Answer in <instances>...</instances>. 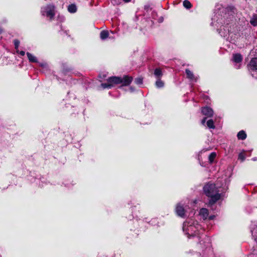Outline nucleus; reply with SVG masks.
Returning <instances> with one entry per match:
<instances>
[{
    "label": "nucleus",
    "instance_id": "19",
    "mask_svg": "<svg viewBox=\"0 0 257 257\" xmlns=\"http://www.w3.org/2000/svg\"><path fill=\"white\" fill-rule=\"evenodd\" d=\"M164 82L160 79V78H157V80L156 82V86L158 88H161L164 86Z\"/></svg>",
    "mask_w": 257,
    "mask_h": 257
},
{
    "label": "nucleus",
    "instance_id": "10",
    "mask_svg": "<svg viewBox=\"0 0 257 257\" xmlns=\"http://www.w3.org/2000/svg\"><path fill=\"white\" fill-rule=\"evenodd\" d=\"M122 79V81L121 83H122V85L123 86L128 85L133 80V78L132 77H128L127 76H124Z\"/></svg>",
    "mask_w": 257,
    "mask_h": 257
},
{
    "label": "nucleus",
    "instance_id": "28",
    "mask_svg": "<svg viewBox=\"0 0 257 257\" xmlns=\"http://www.w3.org/2000/svg\"><path fill=\"white\" fill-rule=\"evenodd\" d=\"M209 220H212L215 217L214 215H211L208 217Z\"/></svg>",
    "mask_w": 257,
    "mask_h": 257
},
{
    "label": "nucleus",
    "instance_id": "1",
    "mask_svg": "<svg viewBox=\"0 0 257 257\" xmlns=\"http://www.w3.org/2000/svg\"><path fill=\"white\" fill-rule=\"evenodd\" d=\"M220 189V187L215 184L208 183L204 186L203 188L204 193L210 198L209 201L210 205H212L221 198L222 194L219 193L221 192Z\"/></svg>",
    "mask_w": 257,
    "mask_h": 257
},
{
    "label": "nucleus",
    "instance_id": "22",
    "mask_svg": "<svg viewBox=\"0 0 257 257\" xmlns=\"http://www.w3.org/2000/svg\"><path fill=\"white\" fill-rule=\"evenodd\" d=\"M183 6L185 8L188 9L191 8L192 6L190 2L188 0H185L183 2Z\"/></svg>",
    "mask_w": 257,
    "mask_h": 257
},
{
    "label": "nucleus",
    "instance_id": "8",
    "mask_svg": "<svg viewBox=\"0 0 257 257\" xmlns=\"http://www.w3.org/2000/svg\"><path fill=\"white\" fill-rule=\"evenodd\" d=\"M248 69L249 70H257V58H252L248 65Z\"/></svg>",
    "mask_w": 257,
    "mask_h": 257
},
{
    "label": "nucleus",
    "instance_id": "7",
    "mask_svg": "<svg viewBox=\"0 0 257 257\" xmlns=\"http://www.w3.org/2000/svg\"><path fill=\"white\" fill-rule=\"evenodd\" d=\"M176 212L177 214L181 217H183L185 214V209L182 205L180 203L177 205L176 208Z\"/></svg>",
    "mask_w": 257,
    "mask_h": 257
},
{
    "label": "nucleus",
    "instance_id": "29",
    "mask_svg": "<svg viewBox=\"0 0 257 257\" xmlns=\"http://www.w3.org/2000/svg\"><path fill=\"white\" fill-rule=\"evenodd\" d=\"M206 117H205V118H204L201 120V123H202V124H203V125L204 124L205 122V121H206Z\"/></svg>",
    "mask_w": 257,
    "mask_h": 257
},
{
    "label": "nucleus",
    "instance_id": "20",
    "mask_svg": "<svg viewBox=\"0 0 257 257\" xmlns=\"http://www.w3.org/2000/svg\"><path fill=\"white\" fill-rule=\"evenodd\" d=\"M216 156V154L214 152L211 153L208 157L209 161L210 163H212L214 161L215 158Z\"/></svg>",
    "mask_w": 257,
    "mask_h": 257
},
{
    "label": "nucleus",
    "instance_id": "27",
    "mask_svg": "<svg viewBox=\"0 0 257 257\" xmlns=\"http://www.w3.org/2000/svg\"><path fill=\"white\" fill-rule=\"evenodd\" d=\"M238 158H239V159H241V160H242V161H243V160H244V157H243V155H242V154H239Z\"/></svg>",
    "mask_w": 257,
    "mask_h": 257
},
{
    "label": "nucleus",
    "instance_id": "6",
    "mask_svg": "<svg viewBox=\"0 0 257 257\" xmlns=\"http://www.w3.org/2000/svg\"><path fill=\"white\" fill-rule=\"evenodd\" d=\"M202 113L207 117H211L213 114V110L209 107H204L202 109Z\"/></svg>",
    "mask_w": 257,
    "mask_h": 257
},
{
    "label": "nucleus",
    "instance_id": "25",
    "mask_svg": "<svg viewBox=\"0 0 257 257\" xmlns=\"http://www.w3.org/2000/svg\"><path fill=\"white\" fill-rule=\"evenodd\" d=\"M135 82L137 84H142L143 83V79L142 78H137L135 79Z\"/></svg>",
    "mask_w": 257,
    "mask_h": 257
},
{
    "label": "nucleus",
    "instance_id": "5",
    "mask_svg": "<svg viewBox=\"0 0 257 257\" xmlns=\"http://www.w3.org/2000/svg\"><path fill=\"white\" fill-rule=\"evenodd\" d=\"M107 82L112 84V87L115 85L121 83L122 79L119 77L113 76L108 78L107 80Z\"/></svg>",
    "mask_w": 257,
    "mask_h": 257
},
{
    "label": "nucleus",
    "instance_id": "3",
    "mask_svg": "<svg viewBox=\"0 0 257 257\" xmlns=\"http://www.w3.org/2000/svg\"><path fill=\"white\" fill-rule=\"evenodd\" d=\"M55 7L53 5H48L41 8V13L44 16L46 17L50 20H52L55 15Z\"/></svg>",
    "mask_w": 257,
    "mask_h": 257
},
{
    "label": "nucleus",
    "instance_id": "17",
    "mask_svg": "<svg viewBox=\"0 0 257 257\" xmlns=\"http://www.w3.org/2000/svg\"><path fill=\"white\" fill-rule=\"evenodd\" d=\"M154 75H155L157 78H160L162 76L161 70L159 68L155 69L154 71Z\"/></svg>",
    "mask_w": 257,
    "mask_h": 257
},
{
    "label": "nucleus",
    "instance_id": "31",
    "mask_svg": "<svg viewBox=\"0 0 257 257\" xmlns=\"http://www.w3.org/2000/svg\"><path fill=\"white\" fill-rule=\"evenodd\" d=\"M239 68V66H237V65L236 66V68L238 69Z\"/></svg>",
    "mask_w": 257,
    "mask_h": 257
},
{
    "label": "nucleus",
    "instance_id": "23",
    "mask_svg": "<svg viewBox=\"0 0 257 257\" xmlns=\"http://www.w3.org/2000/svg\"><path fill=\"white\" fill-rule=\"evenodd\" d=\"M112 85L107 81V83H102L101 84L103 88L110 89L112 87Z\"/></svg>",
    "mask_w": 257,
    "mask_h": 257
},
{
    "label": "nucleus",
    "instance_id": "12",
    "mask_svg": "<svg viewBox=\"0 0 257 257\" xmlns=\"http://www.w3.org/2000/svg\"><path fill=\"white\" fill-rule=\"evenodd\" d=\"M186 73L189 79L195 81L197 80V77H195L193 73L189 69H186Z\"/></svg>",
    "mask_w": 257,
    "mask_h": 257
},
{
    "label": "nucleus",
    "instance_id": "24",
    "mask_svg": "<svg viewBox=\"0 0 257 257\" xmlns=\"http://www.w3.org/2000/svg\"><path fill=\"white\" fill-rule=\"evenodd\" d=\"M14 44H15V49L17 50V52H19L18 48H19V44H20L19 41L18 40H14Z\"/></svg>",
    "mask_w": 257,
    "mask_h": 257
},
{
    "label": "nucleus",
    "instance_id": "18",
    "mask_svg": "<svg viewBox=\"0 0 257 257\" xmlns=\"http://www.w3.org/2000/svg\"><path fill=\"white\" fill-rule=\"evenodd\" d=\"M250 23L253 26H257V15H253L250 20Z\"/></svg>",
    "mask_w": 257,
    "mask_h": 257
},
{
    "label": "nucleus",
    "instance_id": "30",
    "mask_svg": "<svg viewBox=\"0 0 257 257\" xmlns=\"http://www.w3.org/2000/svg\"><path fill=\"white\" fill-rule=\"evenodd\" d=\"M125 2H129L131 0H123Z\"/></svg>",
    "mask_w": 257,
    "mask_h": 257
},
{
    "label": "nucleus",
    "instance_id": "15",
    "mask_svg": "<svg viewBox=\"0 0 257 257\" xmlns=\"http://www.w3.org/2000/svg\"><path fill=\"white\" fill-rule=\"evenodd\" d=\"M68 11L70 13H74L77 11V7L75 4H71L68 7Z\"/></svg>",
    "mask_w": 257,
    "mask_h": 257
},
{
    "label": "nucleus",
    "instance_id": "26",
    "mask_svg": "<svg viewBox=\"0 0 257 257\" xmlns=\"http://www.w3.org/2000/svg\"><path fill=\"white\" fill-rule=\"evenodd\" d=\"M18 53H19L21 56H24L25 54V52L23 51H21L20 52L19 51Z\"/></svg>",
    "mask_w": 257,
    "mask_h": 257
},
{
    "label": "nucleus",
    "instance_id": "11",
    "mask_svg": "<svg viewBox=\"0 0 257 257\" xmlns=\"http://www.w3.org/2000/svg\"><path fill=\"white\" fill-rule=\"evenodd\" d=\"M233 61L237 64L240 63L242 60V57L240 54H234L233 55Z\"/></svg>",
    "mask_w": 257,
    "mask_h": 257
},
{
    "label": "nucleus",
    "instance_id": "14",
    "mask_svg": "<svg viewBox=\"0 0 257 257\" xmlns=\"http://www.w3.org/2000/svg\"><path fill=\"white\" fill-rule=\"evenodd\" d=\"M237 138L239 140H244L246 138V135L244 131H241L237 134Z\"/></svg>",
    "mask_w": 257,
    "mask_h": 257
},
{
    "label": "nucleus",
    "instance_id": "2",
    "mask_svg": "<svg viewBox=\"0 0 257 257\" xmlns=\"http://www.w3.org/2000/svg\"><path fill=\"white\" fill-rule=\"evenodd\" d=\"M200 228L197 221L190 219L183 224V230L185 234L189 236H194L197 234Z\"/></svg>",
    "mask_w": 257,
    "mask_h": 257
},
{
    "label": "nucleus",
    "instance_id": "13",
    "mask_svg": "<svg viewBox=\"0 0 257 257\" xmlns=\"http://www.w3.org/2000/svg\"><path fill=\"white\" fill-rule=\"evenodd\" d=\"M109 33L107 31H102L100 33V37L101 40H104L108 37Z\"/></svg>",
    "mask_w": 257,
    "mask_h": 257
},
{
    "label": "nucleus",
    "instance_id": "16",
    "mask_svg": "<svg viewBox=\"0 0 257 257\" xmlns=\"http://www.w3.org/2000/svg\"><path fill=\"white\" fill-rule=\"evenodd\" d=\"M28 58L29 60V61L31 62H37V58L33 55L32 54L28 52L27 53Z\"/></svg>",
    "mask_w": 257,
    "mask_h": 257
},
{
    "label": "nucleus",
    "instance_id": "4",
    "mask_svg": "<svg viewBox=\"0 0 257 257\" xmlns=\"http://www.w3.org/2000/svg\"><path fill=\"white\" fill-rule=\"evenodd\" d=\"M250 228L252 237L256 243L255 248L253 249L252 254L250 255V257H257V222H252Z\"/></svg>",
    "mask_w": 257,
    "mask_h": 257
},
{
    "label": "nucleus",
    "instance_id": "21",
    "mask_svg": "<svg viewBox=\"0 0 257 257\" xmlns=\"http://www.w3.org/2000/svg\"><path fill=\"white\" fill-rule=\"evenodd\" d=\"M207 125L209 128H214L215 125L213 120L209 119L207 121Z\"/></svg>",
    "mask_w": 257,
    "mask_h": 257
},
{
    "label": "nucleus",
    "instance_id": "9",
    "mask_svg": "<svg viewBox=\"0 0 257 257\" xmlns=\"http://www.w3.org/2000/svg\"><path fill=\"white\" fill-rule=\"evenodd\" d=\"M208 210L206 208H202L200 210L199 215L204 219H206L208 217Z\"/></svg>",
    "mask_w": 257,
    "mask_h": 257
}]
</instances>
